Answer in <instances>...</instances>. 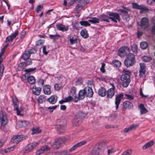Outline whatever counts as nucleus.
Listing matches in <instances>:
<instances>
[{"label":"nucleus","mask_w":155,"mask_h":155,"mask_svg":"<svg viewBox=\"0 0 155 155\" xmlns=\"http://www.w3.org/2000/svg\"><path fill=\"white\" fill-rule=\"evenodd\" d=\"M130 71L126 70H124L123 71V74L120 77V80L122 81V86L127 87L130 82Z\"/></svg>","instance_id":"f257e3e1"},{"label":"nucleus","mask_w":155,"mask_h":155,"mask_svg":"<svg viewBox=\"0 0 155 155\" xmlns=\"http://www.w3.org/2000/svg\"><path fill=\"white\" fill-rule=\"evenodd\" d=\"M135 57L132 53H129L127 55L124 61V64L127 67L132 66L135 62Z\"/></svg>","instance_id":"f03ea898"},{"label":"nucleus","mask_w":155,"mask_h":155,"mask_svg":"<svg viewBox=\"0 0 155 155\" xmlns=\"http://www.w3.org/2000/svg\"><path fill=\"white\" fill-rule=\"evenodd\" d=\"M85 116V114L83 113L82 111L79 112L74 118L72 121L73 124L75 125L79 124L81 121V119L84 118Z\"/></svg>","instance_id":"7ed1b4c3"},{"label":"nucleus","mask_w":155,"mask_h":155,"mask_svg":"<svg viewBox=\"0 0 155 155\" xmlns=\"http://www.w3.org/2000/svg\"><path fill=\"white\" fill-rule=\"evenodd\" d=\"M65 141L64 138H59L56 140L51 144V147L54 149H58Z\"/></svg>","instance_id":"20e7f679"},{"label":"nucleus","mask_w":155,"mask_h":155,"mask_svg":"<svg viewBox=\"0 0 155 155\" xmlns=\"http://www.w3.org/2000/svg\"><path fill=\"white\" fill-rule=\"evenodd\" d=\"M14 109L16 111L17 114L18 115L22 116L23 114L21 112L23 110V108L20 107H18V102L17 99H15L13 101Z\"/></svg>","instance_id":"39448f33"},{"label":"nucleus","mask_w":155,"mask_h":155,"mask_svg":"<svg viewBox=\"0 0 155 155\" xmlns=\"http://www.w3.org/2000/svg\"><path fill=\"white\" fill-rule=\"evenodd\" d=\"M7 118L5 113L3 111L0 113V123L1 126H4L7 123Z\"/></svg>","instance_id":"423d86ee"},{"label":"nucleus","mask_w":155,"mask_h":155,"mask_svg":"<svg viewBox=\"0 0 155 155\" xmlns=\"http://www.w3.org/2000/svg\"><path fill=\"white\" fill-rule=\"evenodd\" d=\"M27 137L23 135H15L12 138L11 141L13 143L18 144L19 142L26 139Z\"/></svg>","instance_id":"0eeeda50"},{"label":"nucleus","mask_w":155,"mask_h":155,"mask_svg":"<svg viewBox=\"0 0 155 155\" xmlns=\"http://www.w3.org/2000/svg\"><path fill=\"white\" fill-rule=\"evenodd\" d=\"M111 87L107 91V97L108 98H111L115 94V87L113 84H110Z\"/></svg>","instance_id":"6e6552de"},{"label":"nucleus","mask_w":155,"mask_h":155,"mask_svg":"<svg viewBox=\"0 0 155 155\" xmlns=\"http://www.w3.org/2000/svg\"><path fill=\"white\" fill-rule=\"evenodd\" d=\"M118 51L119 55L122 57L129 54L130 49L127 47H124L120 48Z\"/></svg>","instance_id":"1a4fd4ad"},{"label":"nucleus","mask_w":155,"mask_h":155,"mask_svg":"<svg viewBox=\"0 0 155 155\" xmlns=\"http://www.w3.org/2000/svg\"><path fill=\"white\" fill-rule=\"evenodd\" d=\"M149 25V20L147 18L144 17L142 18L140 21V26L142 29L147 28Z\"/></svg>","instance_id":"9d476101"},{"label":"nucleus","mask_w":155,"mask_h":155,"mask_svg":"<svg viewBox=\"0 0 155 155\" xmlns=\"http://www.w3.org/2000/svg\"><path fill=\"white\" fill-rule=\"evenodd\" d=\"M132 5L134 8L140 10V12H146L148 10V8L144 5H139L135 3H132Z\"/></svg>","instance_id":"9b49d317"},{"label":"nucleus","mask_w":155,"mask_h":155,"mask_svg":"<svg viewBox=\"0 0 155 155\" xmlns=\"http://www.w3.org/2000/svg\"><path fill=\"white\" fill-rule=\"evenodd\" d=\"M102 151V145L101 144H99L94 147L91 151V153L93 155H98Z\"/></svg>","instance_id":"f8f14e48"},{"label":"nucleus","mask_w":155,"mask_h":155,"mask_svg":"<svg viewBox=\"0 0 155 155\" xmlns=\"http://www.w3.org/2000/svg\"><path fill=\"white\" fill-rule=\"evenodd\" d=\"M123 97V95L122 94H120L116 95L115 101V110H117L118 109L120 101Z\"/></svg>","instance_id":"ddd939ff"},{"label":"nucleus","mask_w":155,"mask_h":155,"mask_svg":"<svg viewBox=\"0 0 155 155\" xmlns=\"http://www.w3.org/2000/svg\"><path fill=\"white\" fill-rule=\"evenodd\" d=\"M109 18L115 22L120 21V16L117 13H111L109 14Z\"/></svg>","instance_id":"4468645a"},{"label":"nucleus","mask_w":155,"mask_h":155,"mask_svg":"<svg viewBox=\"0 0 155 155\" xmlns=\"http://www.w3.org/2000/svg\"><path fill=\"white\" fill-rule=\"evenodd\" d=\"M18 31L16 30L14 33L12 34L11 35L8 36L6 39V42L8 43L12 42L18 35Z\"/></svg>","instance_id":"2eb2a0df"},{"label":"nucleus","mask_w":155,"mask_h":155,"mask_svg":"<svg viewBox=\"0 0 155 155\" xmlns=\"http://www.w3.org/2000/svg\"><path fill=\"white\" fill-rule=\"evenodd\" d=\"M57 28L59 30L62 31H67L68 30V25H63L61 24H58L56 25Z\"/></svg>","instance_id":"dca6fc26"},{"label":"nucleus","mask_w":155,"mask_h":155,"mask_svg":"<svg viewBox=\"0 0 155 155\" xmlns=\"http://www.w3.org/2000/svg\"><path fill=\"white\" fill-rule=\"evenodd\" d=\"M84 90L85 92V95L87 97H92L93 92L91 87H86L84 88Z\"/></svg>","instance_id":"f3484780"},{"label":"nucleus","mask_w":155,"mask_h":155,"mask_svg":"<svg viewBox=\"0 0 155 155\" xmlns=\"http://www.w3.org/2000/svg\"><path fill=\"white\" fill-rule=\"evenodd\" d=\"M50 150V148L47 145L42 147L40 149H38L36 152V155H39L45 151Z\"/></svg>","instance_id":"a211bd4d"},{"label":"nucleus","mask_w":155,"mask_h":155,"mask_svg":"<svg viewBox=\"0 0 155 155\" xmlns=\"http://www.w3.org/2000/svg\"><path fill=\"white\" fill-rule=\"evenodd\" d=\"M86 143V141L84 140L79 142L75 144L72 147H71L69 150L70 152H72L77 147H80Z\"/></svg>","instance_id":"6ab92c4d"},{"label":"nucleus","mask_w":155,"mask_h":155,"mask_svg":"<svg viewBox=\"0 0 155 155\" xmlns=\"http://www.w3.org/2000/svg\"><path fill=\"white\" fill-rule=\"evenodd\" d=\"M39 143L34 142L28 145L25 147V150L26 151H29L33 149L35 147L39 144Z\"/></svg>","instance_id":"aec40b11"},{"label":"nucleus","mask_w":155,"mask_h":155,"mask_svg":"<svg viewBox=\"0 0 155 155\" xmlns=\"http://www.w3.org/2000/svg\"><path fill=\"white\" fill-rule=\"evenodd\" d=\"M56 128L57 132L59 134H61L64 132L66 126L64 125L58 124L56 125Z\"/></svg>","instance_id":"412c9836"},{"label":"nucleus","mask_w":155,"mask_h":155,"mask_svg":"<svg viewBox=\"0 0 155 155\" xmlns=\"http://www.w3.org/2000/svg\"><path fill=\"white\" fill-rule=\"evenodd\" d=\"M43 90L45 94L49 95L51 93V86L49 85H44L43 87Z\"/></svg>","instance_id":"4be33fe9"},{"label":"nucleus","mask_w":155,"mask_h":155,"mask_svg":"<svg viewBox=\"0 0 155 155\" xmlns=\"http://www.w3.org/2000/svg\"><path fill=\"white\" fill-rule=\"evenodd\" d=\"M138 124H133L130 126L128 128H125L124 130V132L125 133H127L129 131L135 129L138 127Z\"/></svg>","instance_id":"5701e85b"},{"label":"nucleus","mask_w":155,"mask_h":155,"mask_svg":"<svg viewBox=\"0 0 155 155\" xmlns=\"http://www.w3.org/2000/svg\"><path fill=\"white\" fill-rule=\"evenodd\" d=\"M57 99L58 97L56 96L53 95L48 98V100L50 103L54 104L57 102Z\"/></svg>","instance_id":"b1692460"},{"label":"nucleus","mask_w":155,"mask_h":155,"mask_svg":"<svg viewBox=\"0 0 155 155\" xmlns=\"http://www.w3.org/2000/svg\"><path fill=\"white\" fill-rule=\"evenodd\" d=\"M41 91V88L40 87H37L36 86H34L32 88L33 93L35 94L39 95Z\"/></svg>","instance_id":"393cba45"},{"label":"nucleus","mask_w":155,"mask_h":155,"mask_svg":"<svg viewBox=\"0 0 155 155\" xmlns=\"http://www.w3.org/2000/svg\"><path fill=\"white\" fill-rule=\"evenodd\" d=\"M29 124L28 121L25 120H19L17 124V125H19L20 127H25L27 126Z\"/></svg>","instance_id":"a878e982"},{"label":"nucleus","mask_w":155,"mask_h":155,"mask_svg":"<svg viewBox=\"0 0 155 155\" xmlns=\"http://www.w3.org/2000/svg\"><path fill=\"white\" fill-rule=\"evenodd\" d=\"M123 107L125 109H130L133 107L132 103L129 101H125L123 104Z\"/></svg>","instance_id":"bb28decb"},{"label":"nucleus","mask_w":155,"mask_h":155,"mask_svg":"<svg viewBox=\"0 0 155 155\" xmlns=\"http://www.w3.org/2000/svg\"><path fill=\"white\" fill-rule=\"evenodd\" d=\"M98 94L101 97L105 96L106 94V91L105 88L103 87L101 88L98 90Z\"/></svg>","instance_id":"cd10ccee"},{"label":"nucleus","mask_w":155,"mask_h":155,"mask_svg":"<svg viewBox=\"0 0 155 155\" xmlns=\"http://www.w3.org/2000/svg\"><path fill=\"white\" fill-rule=\"evenodd\" d=\"M154 143V142L153 140H150L149 142L146 143L142 147V148L143 150H145L147 148L149 147L152 146Z\"/></svg>","instance_id":"c85d7f7f"},{"label":"nucleus","mask_w":155,"mask_h":155,"mask_svg":"<svg viewBox=\"0 0 155 155\" xmlns=\"http://www.w3.org/2000/svg\"><path fill=\"white\" fill-rule=\"evenodd\" d=\"M85 93L84 89L81 90L78 93V98L81 100L84 99L85 97Z\"/></svg>","instance_id":"c756f323"},{"label":"nucleus","mask_w":155,"mask_h":155,"mask_svg":"<svg viewBox=\"0 0 155 155\" xmlns=\"http://www.w3.org/2000/svg\"><path fill=\"white\" fill-rule=\"evenodd\" d=\"M139 107L140 108V111L141 114H144L147 112V110L144 107L143 105L140 104L139 105Z\"/></svg>","instance_id":"7c9ffc66"},{"label":"nucleus","mask_w":155,"mask_h":155,"mask_svg":"<svg viewBox=\"0 0 155 155\" xmlns=\"http://www.w3.org/2000/svg\"><path fill=\"white\" fill-rule=\"evenodd\" d=\"M28 82L31 84H34L35 81V78L32 76L28 77L27 78Z\"/></svg>","instance_id":"2f4dec72"},{"label":"nucleus","mask_w":155,"mask_h":155,"mask_svg":"<svg viewBox=\"0 0 155 155\" xmlns=\"http://www.w3.org/2000/svg\"><path fill=\"white\" fill-rule=\"evenodd\" d=\"M30 56V54L29 51H26L22 56V58L24 60H26L28 59Z\"/></svg>","instance_id":"473e14b6"},{"label":"nucleus","mask_w":155,"mask_h":155,"mask_svg":"<svg viewBox=\"0 0 155 155\" xmlns=\"http://www.w3.org/2000/svg\"><path fill=\"white\" fill-rule=\"evenodd\" d=\"M41 131V130L38 127L34 128L32 129V132L31 134L34 135L35 134H37L40 133Z\"/></svg>","instance_id":"72a5a7b5"},{"label":"nucleus","mask_w":155,"mask_h":155,"mask_svg":"<svg viewBox=\"0 0 155 155\" xmlns=\"http://www.w3.org/2000/svg\"><path fill=\"white\" fill-rule=\"evenodd\" d=\"M81 35L84 38H87L88 37L87 31L85 29L82 30L81 31Z\"/></svg>","instance_id":"f704fd0d"},{"label":"nucleus","mask_w":155,"mask_h":155,"mask_svg":"<svg viewBox=\"0 0 155 155\" xmlns=\"http://www.w3.org/2000/svg\"><path fill=\"white\" fill-rule=\"evenodd\" d=\"M45 96L43 95H41L38 99V101L39 103H42L45 100Z\"/></svg>","instance_id":"c9c22d12"},{"label":"nucleus","mask_w":155,"mask_h":155,"mask_svg":"<svg viewBox=\"0 0 155 155\" xmlns=\"http://www.w3.org/2000/svg\"><path fill=\"white\" fill-rule=\"evenodd\" d=\"M89 21L92 23H96L99 22V20L96 17L92 18L88 20Z\"/></svg>","instance_id":"e433bc0d"},{"label":"nucleus","mask_w":155,"mask_h":155,"mask_svg":"<svg viewBox=\"0 0 155 155\" xmlns=\"http://www.w3.org/2000/svg\"><path fill=\"white\" fill-rule=\"evenodd\" d=\"M140 46L142 49H145L148 47V44L146 42H143L140 43Z\"/></svg>","instance_id":"4c0bfd02"},{"label":"nucleus","mask_w":155,"mask_h":155,"mask_svg":"<svg viewBox=\"0 0 155 155\" xmlns=\"http://www.w3.org/2000/svg\"><path fill=\"white\" fill-rule=\"evenodd\" d=\"M69 41L71 45H73L77 43V38L74 37H71L70 38Z\"/></svg>","instance_id":"58836bf2"},{"label":"nucleus","mask_w":155,"mask_h":155,"mask_svg":"<svg viewBox=\"0 0 155 155\" xmlns=\"http://www.w3.org/2000/svg\"><path fill=\"white\" fill-rule=\"evenodd\" d=\"M76 91V88L74 87H71L70 90L71 94L75 98H77L75 94Z\"/></svg>","instance_id":"ea45409f"},{"label":"nucleus","mask_w":155,"mask_h":155,"mask_svg":"<svg viewBox=\"0 0 155 155\" xmlns=\"http://www.w3.org/2000/svg\"><path fill=\"white\" fill-rule=\"evenodd\" d=\"M114 65L117 67H120L121 65V62L117 60H114L112 62Z\"/></svg>","instance_id":"a19ab883"},{"label":"nucleus","mask_w":155,"mask_h":155,"mask_svg":"<svg viewBox=\"0 0 155 155\" xmlns=\"http://www.w3.org/2000/svg\"><path fill=\"white\" fill-rule=\"evenodd\" d=\"M131 47L132 50L134 52H137L138 50V47L137 45L133 44L131 45Z\"/></svg>","instance_id":"79ce46f5"},{"label":"nucleus","mask_w":155,"mask_h":155,"mask_svg":"<svg viewBox=\"0 0 155 155\" xmlns=\"http://www.w3.org/2000/svg\"><path fill=\"white\" fill-rule=\"evenodd\" d=\"M151 60V58L150 56H144L142 58V60L144 62H148L150 61Z\"/></svg>","instance_id":"37998d69"},{"label":"nucleus","mask_w":155,"mask_h":155,"mask_svg":"<svg viewBox=\"0 0 155 155\" xmlns=\"http://www.w3.org/2000/svg\"><path fill=\"white\" fill-rule=\"evenodd\" d=\"M49 37L50 38L54 40H56L58 39L60 37V36L58 35H49Z\"/></svg>","instance_id":"c03bdc74"},{"label":"nucleus","mask_w":155,"mask_h":155,"mask_svg":"<svg viewBox=\"0 0 155 155\" xmlns=\"http://www.w3.org/2000/svg\"><path fill=\"white\" fill-rule=\"evenodd\" d=\"M80 24L81 25L85 26H90V24L87 21H82L80 22Z\"/></svg>","instance_id":"a18cd8bd"},{"label":"nucleus","mask_w":155,"mask_h":155,"mask_svg":"<svg viewBox=\"0 0 155 155\" xmlns=\"http://www.w3.org/2000/svg\"><path fill=\"white\" fill-rule=\"evenodd\" d=\"M83 82L82 78H79L75 82V84L76 85H79L81 84Z\"/></svg>","instance_id":"49530a36"},{"label":"nucleus","mask_w":155,"mask_h":155,"mask_svg":"<svg viewBox=\"0 0 155 155\" xmlns=\"http://www.w3.org/2000/svg\"><path fill=\"white\" fill-rule=\"evenodd\" d=\"M4 67L3 64H0V79L2 76Z\"/></svg>","instance_id":"de8ad7c7"},{"label":"nucleus","mask_w":155,"mask_h":155,"mask_svg":"<svg viewBox=\"0 0 155 155\" xmlns=\"http://www.w3.org/2000/svg\"><path fill=\"white\" fill-rule=\"evenodd\" d=\"M44 41L43 40H38L36 43V45L37 46H40L44 44Z\"/></svg>","instance_id":"09e8293b"},{"label":"nucleus","mask_w":155,"mask_h":155,"mask_svg":"<svg viewBox=\"0 0 155 155\" xmlns=\"http://www.w3.org/2000/svg\"><path fill=\"white\" fill-rule=\"evenodd\" d=\"M139 75L140 77L144 76L146 73V70H140L139 71Z\"/></svg>","instance_id":"8fccbe9b"},{"label":"nucleus","mask_w":155,"mask_h":155,"mask_svg":"<svg viewBox=\"0 0 155 155\" xmlns=\"http://www.w3.org/2000/svg\"><path fill=\"white\" fill-rule=\"evenodd\" d=\"M14 149V147H12L8 148L5 149L3 151L5 153H7L8 152H10L11 151H12Z\"/></svg>","instance_id":"3c124183"},{"label":"nucleus","mask_w":155,"mask_h":155,"mask_svg":"<svg viewBox=\"0 0 155 155\" xmlns=\"http://www.w3.org/2000/svg\"><path fill=\"white\" fill-rule=\"evenodd\" d=\"M36 69V68H30L28 69H26L25 70V71L26 72V74L27 73L31 72Z\"/></svg>","instance_id":"603ef678"},{"label":"nucleus","mask_w":155,"mask_h":155,"mask_svg":"<svg viewBox=\"0 0 155 155\" xmlns=\"http://www.w3.org/2000/svg\"><path fill=\"white\" fill-rule=\"evenodd\" d=\"M109 17L108 18V17L104 15V16H102L101 18V20H102L103 21H106L107 22H109Z\"/></svg>","instance_id":"864d4df0"},{"label":"nucleus","mask_w":155,"mask_h":155,"mask_svg":"<svg viewBox=\"0 0 155 155\" xmlns=\"http://www.w3.org/2000/svg\"><path fill=\"white\" fill-rule=\"evenodd\" d=\"M57 106H54L52 107H47V108L49 110V111L50 112H52L57 107Z\"/></svg>","instance_id":"5fc2aeb1"},{"label":"nucleus","mask_w":155,"mask_h":155,"mask_svg":"<svg viewBox=\"0 0 155 155\" xmlns=\"http://www.w3.org/2000/svg\"><path fill=\"white\" fill-rule=\"evenodd\" d=\"M131 153V150H128L124 152L121 155H130Z\"/></svg>","instance_id":"6e6d98bb"},{"label":"nucleus","mask_w":155,"mask_h":155,"mask_svg":"<svg viewBox=\"0 0 155 155\" xmlns=\"http://www.w3.org/2000/svg\"><path fill=\"white\" fill-rule=\"evenodd\" d=\"M116 151V150L114 148H112L110 149H109L108 150V155L114 153Z\"/></svg>","instance_id":"4d7b16f0"},{"label":"nucleus","mask_w":155,"mask_h":155,"mask_svg":"<svg viewBox=\"0 0 155 155\" xmlns=\"http://www.w3.org/2000/svg\"><path fill=\"white\" fill-rule=\"evenodd\" d=\"M140 70H146L145 64L143 63H140Z\"/></svg>","instance_id":"13d9d810"},{"label":"nucleus","mask_w":155,"mask_h":155,"mask_svg":"<svg viewBox=\"0 0 155 155\" xmlns=\"http://www.w3.org/2000/svg\"><path fill=\"white\" fill-rule=\"evenodd\" d=\"M64 99L66 102H68L71 101L73 98L71 96H69L65 98Z\"/></svg>","instance_id":"bf43d9fd"},{"label":"nucleus","mask_w":155,"mask_h":155,"mask_svg":"<svg viewBox=\"0 0 155 155\" xmlns=\"http://www.w3.org/2000/svg\"><path fill=\"white\" fill-rule=\"evenodd\" d=\"M105 64L104 63H102L101 65V67L100 68V70L101 72L103 73H104L105 72V69L104 68L105 66Z\"/></svg>","instance_id":"052dcab7"},{"label":"nucleus","mask_w":155,"mask_h":155,"mask_svg":"<svg viewBox=\"0 0 155 155\" xmlns=\"http://www.w3.org/2000/svg\"><path fill=\"white\" fill-rule=\"evenodd\" d=\"M125 95L128 100H131L134 99V97L131 95L126 94Z\"/></svg>","instance_id":"680f3d73"},{"label":"nucleus","mask_w":155,"mask_h":155,"mask_svg":"<svg viewBox=\"0 0 155 155\" xmlns=\"http://www.w3.org/2000/svg\"><path fill=\"white\" fill-rule=\"evenodd\" d=\"M79 0H71L68 3V5H71L73 4L76 3V2L79 1Z\"/></svg>","instance_id":"e2e57ef3"},{"label":"nucleus","mask_w":155,"mask_h":155,"mask_svg":"<svg viewBox=\"0 0 155 155\" xmlns=\"http://www.w3.org/2000/svg\"><path fill=\"white\" fill-rule=\"evenodd\" d=\"M61 155H72L68 153L66 150L62 151L61 153Z\"/></svg>","instance_id":"0e129e2a"},{"label":"nucleus","mask_w":155,"mask_h":155,"mask_svg":"<svg viewBox=\"0 0 155 155\" xmlns=\"http://www.w3.org/2000/svg\"><path fill=\"white\" fill-rule=\"evenodd\" d=\"M43 8V6L41 5H38L36 8V11L37 12H38L40 11H41Z\"/></svg>","instance_id":"69168bd1"},{"label":"nucleus","mask_w":155,"mask_h":155,"mask_svg":"<svg viewBox=\"0 0 155 155\" xmlns=\"http://www.w3.org/2000/svg\"><path fill=\"white\" fill-rule=\"evenodd\" d=\"M54 87L55 90H58L60 88L61 86L58 84H56Z\"/></svg>","instance_id":"338daca9"},{"label":"nucleus","mask_w":155,"mask_h":155,"mask_svg":"<svg viewBox=\"0 0 155 155\" xmlns=\"http://www.w3.org/2000/svg\"><path fill=\"white\" fill-rule=\"evenodd\" d=\"M38 84L39 85H43L44 84V80L42 79H40L38 81Z\"/></svg>","instance_id":"774afa93"}]
</instances>
